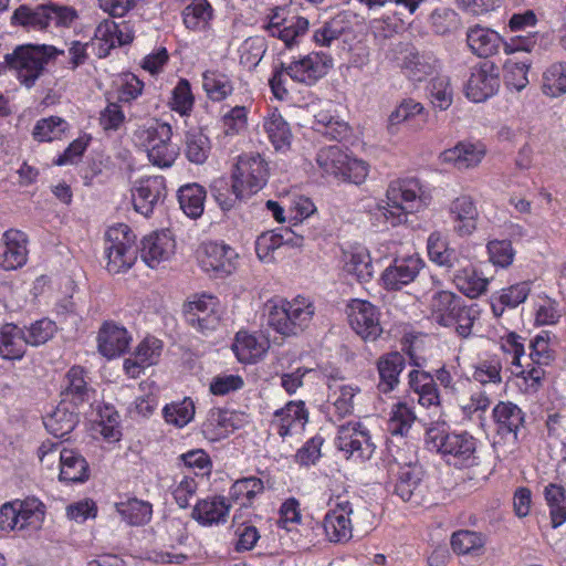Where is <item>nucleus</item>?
Segmentation results:
<instances>
[{
	"label": "nucleus",
	"mask_w": 566,
	"mask_h": 566,
	"mask_svg": "<svg viewBox=\"0 0 566 566\" xmlns=\"http://www.w3.org/2000/svg\"><path fill=\"white\" fill-rule=\"evenodd\" d=\"M53 45L25 44L4 55L6 64L15 72L18 80L27 87L34 85L48 62L63 54Z\"/></svg>",
	"instance_id": "nucleus-7"
},
{
	"label": "nucleus",
	"mask_w": 566,
	"mask_h": 566,
	"mask_svg": "<svg viewBox=\"0 0 566 566\" xmlns=\"http://www.w3.org/2000/svg\"><path fill=\"white\" fill-rule=\"evenodd\" d=\"M176 243L169 231L153 232L142 241V260L151 269L168 261L175 253Z\"/></svg>",
	"instance_id": "nucleus-20"
},
{
	"label": "nucleus",
	"mask_w": 566,
	"mask_h": 566,
	"mask_svg": "<svg viewBox=\"0 0 566 566\" xmlns=\"http://www.w3.org/2000/svg\"><path fill=\"white\" fill-rule=\"evenodd\" d=\"M116 510L130 525H144L150 521L153 514L151 504L136 497L117 503Z\"/></svg>",
	"instance_id": "nucleus-47"
},
{
	"label": "nucleus",
	"mask_w": 566,
	"mask_h": 566,
	"mask_svg": "<svg viewBox=\"0 0 566 566\" xmlns=\"http://www.w3.org/2000/svg\"><path fill=\"white\" fill-rule=\"evenodd\" d=\"M202 86L208 97L214 102L223 101L233 92L231 80L219 72L207 71L203 73Z\"/></svg>",
	"instance_id": "nucleus-51"
},
{
	"label": "nucleus",
	"mask_w": 566,
	"mask_h": 566,
	"mask_svg": "<svg viewBox=\"0 0 566 566\" xmlns=\"http://www.w3.org/2000/svg\"><path fill=\"white\" fill-rule=\"evenodd\" d=\"M405 366V356L398 352H391L379 357L377 361L379 391L384 394L392 391L399 384V375Z\"/></svg>",
	"instance_id": "nucleus-31"
},
{
	"label": "nucleus",
	"mask_w": 566,
	"mask_h": 566,
	"mask_svg": "<svg viewBox=\"0 0 566 566\" xmlns=\"http://www.w3.org/2000/svg\"><path fill=\"white\" fill-rule=\"evenodd\" d=\"M27 243L25 233L15 229L7 230L0 244V266L6 271L23 266L28 260Z\"/></svg>",
	"instance_id": "nucleus-19"
},
{
	"label": "nucleus",
	"mask_w": 566,
	"mask_h": 566,
	"mask_svg": "<svg viewBox=\"0 0 566 566\" xmlns=\"http://www.w3.org/2000/svg\"><path fill=\"white\" fill-rule=\"evenodd\" d=\"M409 387L418 395V401L423 407L438 406L440 396L433 377L422 370L409 373Z\"/></svg>",
	"instance_id": "nucleus-41"
},
{
	"label": "nucleus",
	"mask_w": 566,
	"mask_h": 566,
	"mask_svg": "<svg viewBox=\"0 0 566 566\" xmlns=\"http://www.w3.org/2000/svg\"><path fill=\"white\" fill-rule=\"evenodd\" d=\"M161 349V340L155 337L145 338L137 346L134 357L125 360L124 368L126 374L132 378H137L144 368L157 364Z\"/></svg>",
	"instance_id": "nucleus-28"
},
{
	"label": "nucleus",
	"mask_w": 566,
	"mask_h": 566,
	"mask_svg": "<svg viewBox=\"0 0 566 566\" xmlns=\"http://www.w3.org/2000/svg\"><path fill=\"white\" fill-rule=\"evenodd\" d=\"M66 129V122L60 117H49L39 120L33 129V136L39 142L60 139Z\"/></svg>",
	"instance_id": "nucleus-62"
},
{
	"label": "nucleus",
	"mask_w": 566,
	"mask_h": 566,
	"mask_svg": "<svg viewBox=\"0 0 566 566\" xmlns=\"http://www.w3.org/2000/svg\"><path fill=\"white\" fill-rule=\"evenodd\" d=\"M428 206L417 179H400L391 181L386 190V199L377 202L371 213L377 220L392 227L407 222L408 216Z\"/></svg>",
	"instance_id": "nucleus-1"
},
{
	"label": "nucleus",
	"mask_w": 566,
	"mask_h": 566,
	"mask_svg": "<svg viewBox=\"0 0 566 566\" xmlns=\"http://www.w3.org/2000/svg\"><path fill=\"white\" fill-rule=\"evenodd\" d=\"M430 23L438 34H447L458 29V13L446 7L437 8L430 15Z\"/></svg>",
	"instance_id": "nucleus-63"
},
{
	"label": "nucleus",
	"mask_w": 566,
	"mask_h": 566,
	"mask_svg": "<svg viewBox=\"0 0 566 566\" xmlns=\"http://www.w3.org/2000/svg\"><path fill=\"white\" fill-rule=\"evenodd\" d=\"M467 43L474 55L483 59L497 54L502 46L506 54L513 52L511 46L504 42L503 38L497 32L480 24L468 29Z\"/></svg>",
	"instance_id": "nucleus-16"
},
{
	"label": "nucleus",
	"mask_w": 566,
	"mask_h": 566,
	"mask_svg": "<svg viewBox=\"0 0 566 566\" xmlns=\"http://www.w3.org/2000/svg\"><path fill=\"white\" fill-rule=\"evenodd\" d=\"M336 446L348 457L356 454L360 459H369L376 449L369 430L360 422H347L340 426Z\"/></svg>",
	"instance_id": "nucleus-10"
},
{
	"label": "nucleus",
	"mask_w": 566,
	"mask_h": 566,
	"mask_svg": "<svg viewBox=\"0 0 566 566\" xmlns=\"http://www.w3.org/2000/svg\"><path fill=\"white\" fill-rule=\"evenodd\" d=\"M333 66V59L322 52H313L284 67L285 74L293 81L306 85L314 84L327 74Z\"/></svg>",
	"instance_id": "nucleus-11"
},
{
	"label": "nucleus",
	"mask_w": 566,
	"mask_h": 566,
	"mask_svg": "<svg viewBox=\"0 0 566 566\" xmlns=\"http://www.w3.org/2000/svg\"><path fill=\"white\" fill-rule=\"evenodd\" d=\"M136 237L127 224L118 223L105 233L106 269L109 273L129 270L137 260Z\"/></svg>",
	"instance_id": "nucleus-8"
},
{
	"label": "nucleus",
	"mask_w": 566,
	"mask_h": 566,
	"mask_svg": "<svg viewBox=\"0 0 566 566\" xmlns=\"http://www.w3.org/2000/svg\"><path fill=\"white\" fill-rule=\"evenodd\" d=\"M94 394L95 391L87 386L84 369L78 366L72 367L65 375L62 401L71 403L77 410H84L85 407L93 408Z\"/></svg>",
	"instance_id": "nucleus-18"
},
{
	"label": "nucleus",
	"mask_w": 566,
	"mask_h": 566,
	"mask_svg": "<svg viewBox=\"0 0 566 566\" xmlns=\"http://www.w3.org/2000/svg\"><path fill=\"white\" fill-rule=\"evenodd\" d=\"M422 266L423 262L417 255L395 260L381 275L384 286L387 290H400L417 277Z\"/></svg>",
	"instance_id": "nucleus-21"
},
{
	"label": "nucleus",
	"mask_w": 566,
	"mask_h": 566,
	"mask_svg": "<svg viewBox=\"0 0 566 566\" xmlns=\"http://www.w3.org/2000/svg\"><path fill=\"white\" fill-rule=\"evenodd\" d=\"M455 286L465 296L476 298L488 291L489 279L483 277L472 266H459L453 275Z\"/></svg>",
	"instance_id": "nucleus-42"
},
{
	"label": "nucleus",
	"mask_w": 566,
	"mask_h": 566,
	"mask_svg": "<svg viewBox=\"0 0 566 566\" xmlns=\"http://www.w3.org/2000/svg\"><path fill=\"white\" fill-rule=\"evenodd\" d=\"M95 38L103 41L111 49L130 43L134 35L126 22L116 23L106 20L96 28Z\"/></svg>",
	"instance_id": "nucleus-44"
},
{
	"label": "nucleus",
	"mask_w": 566,
	"mask_h": 566,
	"mask_svg": "<svg viewBox=\"0 0 566 566\" xmlns=\"http://www.w3.org/2000/svg\"><path fill=\"white\" fill-rule=\"evenodd\" d=\"M313 129L329 140H339L347 136L349 128L347 123L339 120L329 113L319 112L315 115Z\"/></svg>",
	"instance_id": "nucleus-49"
},
{
	"label": "nucleus",
	"mask_w": 566,
	"mask_h": 566,
	"mask_svg": "<svg viewBox=\"0 0 566 566\" xmlns=\"http://www.w3.org/2000/svg\"><path fill=\"white\" fill-rule=\"evenodd\" d=\"M347 273L356 276L360 283L368 282L374 275V266L368 252L360 251L350 254L349 260L345 264Z\"/></svg>",
	"instance_id": "nucleus-61"
},
{
	"label": "nucleus",
	"mask_w": 566,
	"mask_h": 566,
	"mask_svg": "<svg viewBox=\"0 0 566 566\" xmlns=\"http://www.w3.org/2000/svg\"><path fill=\"white\" fill-rule=\"evenodd\" d=\"M493 418L500 434H513L523 427L525 416L522 409L513 402L501 401L493 409Z\"/></svg>",
	"instance_id": "nucleus-37"
},
{
	"label": "nucleus",
	"mask_w": 566,
	"mask_h": 566,
	"mask_svg": "<svg viewBox=\"0 0 566 566\" xmlns=\"http://www.w3.org/2000/svg\"><path fill=\"white\" fill-rule=\"evenodd\" d=\"M268 176V164L260 154H244L239 157L232 175L231 196L223 198L219 192L216 198L223 210H229L238 200L261 190Z\"/></svg>",
	"instance_id": "nucleus-4"
},
{
	"label": "nucleus",
	"mask_w": 566,
	"mask_h": 566,
	"mask_svg": "<svg viewBox=\"0 0 566 566\" xmlns=\"http://www.w3.org/2000/svg\"><path fill=\"white\" fill-rule=\"evenodd\" d=\"M427 443L450 465L469 468L478 464L476 439L468 432L427 431Z\"/></svg>",
	"instance_id": "nucleus-6"
},
{
	"label": "nucleus",
	"mask_w": 566,
	"mask_h": 566,
	"mask_svg": "<svg viewBox=\"0 0 566 566\" xmlns=\"http://www.w3.org/2000/svg\"><path fill=\"white\" fill-rule=\"evenodd\" d=\"M450 214L454 222V231L460 237L470 235L476 229L478 208L470 196H460L450 205Z\"/></svg>",
	"instance_id": "nucleus-29"
},
{
	"label": "nucleus",
	"mask_w": 566,
	"mask_h": 566,
	"mask_svg": "<svg viewBox=\"0 0 566 566\" xmlns=\"http://www.w3.org/2000/svg\"><path fill=\"white\" fill-rule=\"evenodd\" d=\"M205 199L206 191L198 184L185 185L178 191L180 208L191 219H197L202 214Z\"/></svg>",
	"instance_id": "nucleus-46"
},
{
	"label": "nucleus",
	"mask_w": 566,
	"mask_h": 566,
	"mask_svg": "<svg viewBox=\"0 0 566 566\" xmlns=\"http://www.w3.org/2000/svg\"><path fill=\"white\" fill-rule=\"evenodd\" d=\"M308 25V20L303 17L281 18L275 12L271 17L266 30L271 36L282 40L287 48H291L297 43L300 36L306 33Z\"/></svg>",
	"instance_id": "nucleus-24"
},
{
	"label": "nucleus",
	"mask_w": 566,
	"mask_h": 566,
	"mask_svg": "<svg viewBox=\"0 0 566 566\" xmlns=\"http://www.w3.org/2000/svg\"><path fill=\"white\" fill-rule=\"evenodd\" d=\"M542 90L551 97L566 93V62H555L544 71Z\"/></svg>",
	"instance_id": "nucleus-48"
},
{
	"label": "nucleus",
	"mask_w": 566,
	"mask_h": 566,
	"mask_svg": "<svg viewBox=\"0 0 566 566\" xmlns=\"http://www.w3.org/2000/svg\"><path fill=\"white\" fill-rule=\"evenodd\" d=\"M485 156L482 144L460 142L454 147L446 149L439 156L444 164H451L459 170L476 167Z\"/></svg>",
	"instance_id": "nucleus-26"
},
{
	"label": "nucleus",
	"mask_w": 566,
	"mask_h": 566,
	"mask_svg": "<svg viewBox=\"0 0 566 566\" xmlns=\"http://www.w3.org/2000/svg\"><path fill=\"white\" fill-rule=\"evenodd\" d=\"M198 261L205 272H212L217 277L231 274L235 269V251L226 244L205 242L197 251Z\"/></svg>",
	"instance_id": "nucleus-9"
},
{
	"label": "nucleus",
	"mask_w": 566,
	"mask_h": 566,
	"mask_svg": "<svg viewBox=\"0 0 566 566\" xmlns=\"http://www.w3.org/2000/svg\"><path fill=\"white\" fill-rule=\"evenodd\" d=\"M545 500L551 510V518L554 527L566 521V496L563 486L549 483L544 490Z\"/></svg>",
	"instance_id": "nucleus-52"
},
{
	"label": "nucleus",
	"mask_w": 566,
	"mask_h": 566,
	"mask_svg": "<svg viewBox=\"0 0 566 566\" xmlns=\"http://www.w3.org/2000/svg\"><path fill=\"white\" fill-rule=\"evenodd\" d=\"M463 301L450 291H436L429 301L430 318L443 327L454 325L455 314L461 311Z\"/></svg>",
	"instance_id": "nucleus-22"
},
{
	"label": "nucleus",
	"mask_w": 566,
	"mask_h": 566,
	"mask_svg": "<svg viewBox=\"0 0 566 566\" xmlns=\"http://www.w3.org/2000/svg\"><path fill=\"white\" fill-rule=\"evenodd\" d=\"M352 514L353 505L349 501L337 502L335 507L326 513L323 527L329 542L345 543L352 538Z\"/></svg>",
	"instance_id": "nucleus-17"
},
{
	"label": "nucleus",
	"mask_w": 566,
	"mask_h": 566,
	"mask_svg": "<svg viewBox=\"0 0 566 566\" xmlns=\"http://www.w3.org/2000/svg\"><path fill=\"white\" fill-rule=\"evenodd\" d=\"M263 129L276 151H286L291 147L292 132L287 122L277 112L271 111L263 119Z\"/></svg>",
	"instance_id": "nucleus-35"
},
{
	"label": "nucleus",
	"mask_w": 566,
	"mask_h": 566,
	"mask_svg": "<svg viewBox=\"0 0 566 566\" xmlns=\"http://www.w3.org/2000/svg\"><path fill=\"white\" fill-rule=\"evenodd\" d=\"M29 345L23 329L14 324H6L0 331V356L3 359H21Z\"/></svg>",
	"instance_id": "nucleus-38"
},
{
	"label": "nucleus",
	"mask_w": 566,
	"mask_h": 566,
	"mask_svg": "<svg viewBox=\"0 0 566 566\" xmlns=\"http://www.w3.org/2000/svg\"><path fill=\"white\" fill-rule=\"evenodd\" d=\"M70 405L61 400L57 407L44 418L46 430L55 438H64L71 433L78 421L77 416L82 410H77L74 406L70 409Z\"/></svg>",
	"instance_id": "nucleus-32"
},
{
	"label": "nucleus",
	"mask_w": 566,
	"mask_h": 566,
	"mask_svg": "<svg viewBox=\"0 0 566 566\" xmlns=\"http://www.w3.org/2000/svg\"><path fill=\"white\" fill-rule=\"evenodd\" d=\"M217 303L212 295H201L188 302L184 308L187 322L201 332L214 328L219 321L214 315Z\"/></svg>",
	"instance_id": "nucleus-23"
},
{
	"label": "nucleus",
	"mask_w": 566,
	"mask_h": 566,
	"mask_svg": "<svg viewBox=\"0 0 566 566\" xmlns=\"http://www.w3.org/2000/svg\"><path fill=\"white\" fill-rule=\"evenodd\" d=\"M166 181L161 176H150L137 181L133 191V205L137 212L149 217L166 197Z\"/></svg>",
	"instance_id": "nucleus-14"
},
{
	"label": "nucleus",
	"mask_w": 566,
	"mask_h": 566,
	"mask_svg": "<svg viewBox=\"0 0 566 566\" xmlns=\"http://www.w3.org/2000/svg\"><path fill=\"white\" fill-rule=\"evenodd\" d=\"M500 86L497 67L491 61L473 67L465 85V94L474 103L484 102L495 94Z\"/></svg>",
	"instance_id": "nucleus-12"
},
{
	"label": "nucleus",
	"mask_w": 566,
	"mask_h": 566,
	"mask_svg": "<svg viewBox=\"0 0 566 566\" xmlns=\"http://www.w3.org/2000/svg\"><path fill=\"white\" fill-rule=\"evenodd\" d=\"M328 401L339 417L350 415L354 410V398L359 392L358 387L345 381L344 378L333 377L327 382Z\"/></svg>",
	"instance_id": "nucleus-34"
},
{
	"label": "nucleus",
	"mask_w": 566,
	"mask_h": 566,
	"mask_svg": "<svg viewBox=\"0 0 566 566\" xmlns=\"http://www.w3.org/2000/svg\"><path fill=\"white\" fill-rule=\"evenodd\" d=\"M346 30V23L342 17H335L317 28L313 33V41L321 46H331Z\"/></svg>",
	"instance_id": "nucleus-59"
},
{
	"label": "nucleus",
	"mask_w": 566,
	"mask_h": 566,
	"mask_svg": "<svg viewBox=\"0 0 566 566\" xmlns=\"http://www.w3.org/2000/svg\"><path fill=\"white\" fill-rule=\"evenodd\" d=\"M97 340L99 353L107 358H114L126 352L130 337L124 327L105 323L98 332Z\"/></svg>",
	"instance_id": "nucleus-30"
},
{
	"label": "nucleus",
	"mask_w": 566,
	"mask_h": 566,
	"mask_svg": "<svg viewBox=\"0 0 566 566\" xmlns=\"http://www.w3.org/2000/svg\"><path fill=\"white\" fill-rule=\"evenodd\" d=\"M230 504L223 496H213L199 501L192 511V517L200 524L211 525L226 522Z\"/></svg>",
	"instance_id": "nucleus-39"
},
{
	"label": "nucleus",
	"mask_w": 566,
	"mask_h": 566,
	"mask_svg": "<svg viewBox=\"0 0 566 566\" xmlns=\"http://www.w3.org/2000/svg\"><path fill=\"white\" fill-rule=\"evenodd\" d=\"M265 311L270 327L283 336H295L312 323L315 305L310 298L298 295L291 301L270 300Z\"/></svg>",
	"instance_id": "nucleus-3"
},
{
	"label": "nucleus",
	"mask_w": 566,
	"mask_h": 566,
	"mask_svg": "<svg viewBox=\"0 0 566 566\" xmlns=\"http://www.w3.org/2000/svg\"><path fill=\"white\" fill-rule=\"evenodd\" d=\"M438 67V60L432 52L407 50L402 56L401 70L405 75L415 82H421L431 75Z\"/></svg>",
	"instance_id": "nucleus-27"
},
{
	"label": "nucleus",
	"mask_w": 566,
	"mask_h": 566,
	"mask_svg": "<svg viewBox=\"0 0 566 566\" xmlns=\"http://www.w3.org/2000/svg\"><path fill=\"white\" fill-rule=\"evenodd\" d=\"M235 418L237 416L232 411L220 408L211 409L201 426L203 436L210 441L224 439L238 428Z\"/></svg>",
	"instance_id": "nucleus-33"
},
{
	"label": "nucleus",
	"mask_w": 566,
	"mask_h": 566,
	"mask_svg": "<svg viewBox=\"0 0 566 566\" xmlns=\"http://www.w3.org/2000/svg\"><path fill=\"white\" fill-rule=\"evenodd\" d=\"M163 416L167 423L182 428L193 419L195 405L190 398H185L179 402H171L165 406Z\"/></svg>",
	"instance_id": "nucleus-56"
},
{
	"label": "nucleus",
	"mask_w": 566,
	"mask_h": 566,
	"mask_svg": "<svg viewBox=\"0 0 566 566\" xmlns=\"http://www.w3.org/2000/svg\"><path fill=\"white\" fill-rule=\"evenodd\" d=\"M308 421V411L303 400L289 401L273 413L271 426L281 438L291 437L303 431Z\"/></svg>",
	"instance_id": "nucleus-15"
},
{
	"label": "nucleus",
	"mask_w": 566,
	"mask_h": 566,
	"mask_svg": "<svg viewBox=\"0 0 566 566\" xmlns=\"http://www.w3.org/2000/svg\"><path fill=\"white\" fill-rule=\"evenodd\" d=\"M347 157L338 146H329L318 151L316 161L324 174L339 178Z\"/></svg>",
	"instance_id": "nucleus-54"
},
{
	"label": "nucleus",
	"mask_w": 566,
	"mask_h": 566,
	"mask_svg": "<svg viewBox=\"0 0 566 566\" xmlns=\"http://www.w3.org/2000/svg\"><path fill=\"white\" fill-rule=\"evenodd\" d=\"M134 136L138 144L146 149L149 158L157 147L171 140L172 128L167 123L154 120L147 125L139 126L135 130Z\"/></svg>",
	"instance_id": "nucleus-36"
},
{
	"label": "nucleus",
	"mask_w": 566,
	"mask_h": 566,
	"mask_svg": "<svg viewBox=\"0 0 566 566\" xmlns=\"http://www.w3.org/2000/svg\"><path fill=\"white\" fill-rule=\"evenodd\" d=\"M184 23L188 29L196 30L212 17V8L207 0H192L184 11Z\"/></svg>",
	"instance_id": "nucleus-58"
},
{
	"label": "nucleus",
	"mask_w": 566,
	"mask_h": 566,
	"mask_svg": "<svg viewBox=\"0 0 566 566\" xmlns=\"http://www.w3.org/2000/svg\"><path fill=\"white\" fill-rule=\"evenodd\" d=\"M486 537L482 533L469 530L454 532L451 537V546L459 555L481 556L485 552Z\"/></svg>",
	"instance_id": "nucleus-45"
},
{
	"label": "nucleus",
	"mask_w": 566,
	"mask_h": 566,
	"mask_svg": "<svg viewBox=\"0 0 566 566\" xmlns=\"http://www.w3.org/2000/svg\"><path fill=\"white\" fill-rule=\"evenodd\" d=\"M210 151L209 138L201 130H190L186 135L185 154L189 161L201 165Z\"/></svg>",
	"instance_id": "nucleus-55"
},
{
	"label": "nucleus",
	"mask_w": 566,
	"mask_h": 566,
	"mask_svg": "<svg viewBox=\"0 0 566 566\" xmlns=\"http://www.w3.org/2000/svg\"><path fill=\"white\" fill-rule=\"evenodd\" d=\"M77 18L75 9L53 2L30 7L22 4L11 17L13 25L22 27L27 31H49L69 28Z\"/></svg>",
	"instance_id": "nucleus-5"
},
{
	"label": "nucleus",
	"mask_w": 566,
	"mask_h": 566,
	"mask_svg": "<svg viewBox=\"0 0 566 566\" xmlns=\"http://www.w3.org/2000/svg\"><path fill=\"white\" fill-rule=\"evenodd\" d=\"M415 420L416 416L411 408L405 402H398L392 406L387 430L391 436H407Z\"/></svg>",
	"instance_id": "nucleus-53"
},
{
	"label": "nucleus",
	"mask_w": 566,
	"mask_h": 566,
	"mask_svg": "<svg viewBox=\"0 0 566 566\" xmlns=\"http://www.w3.org/2000/svg\"><path fill=\"white\" fill-rule=\"evenodd\" d=\"M422 479L423 470L421 465H413L398 470L394 490L395 494H397L403 502L420 504L424 494Z\"/></svg>",
	"instance_id": "nucleus-25"
},
{
	"label": "nucleus",
	"mask_w": 566,
	"mask_h": 566,
	"mask_svg": "<svg viewBox=\"0 0 566 566\" xmlns=\"http://www.w3.org/2000/svg\"><path fill=\"white\" fill-rule=\"evenodd\" d=\"M269 342L247 332H239L232 346L238 359L242 363H254L269 349Z\"/></svg>",
	"instance_id": "nucleus-40"
},
{
	"label": "nucleus",
	"mask_w": 566,
	"mask_h": 566,
	"mask_svg": "<svg viewBox=\"0 0 566 566\" xmlns=\"http://www.w3.org/2000/svg\"><path fill=\"white\" fill-rule=\"evenodd\" d=\"M488 253L490 261L500 268H507L512 264L515 251L511 241L493 240L488 243Z\"/></svg>",
	"instance_id": "nucleus-64"
},
{
	"label": "nucleus",
	"mask_w": 566,
	"mask_h": 566,
	"mask_svg": "<svg viewBox=\"0 0 566 566\" xmlns=\"http://www.w3.org/2000/svg\"><path fill=\"white\" fill-rule=\"evenodd\" d=\"M424 107L421 103L412 99H403L388 116L387 130L390 135H396L399 132V126L402 123L409 122L417 115H421Z\"/></svg>",
	"instance_id": "nucleus-50"
},
{
	"label": "nucleus",
	"mask_w": 566,
	"mask_h": 566,
	"mask_svg": "<svg viewBox=\"0 0 566 566\" xmlns=\"http://www.w3.org/2000/svg\"><path fill=\"white\" fill-rule=\"evenodd\" d=\"M266 51L265 41L261 36L248 38L239 48L240 64L249 70L254 69Z\"/></svg>",
	"instance_id": "nucleus-57"
},
{
	"label": "nucleus",
	"mask_w": 566,
	"mask_h": 566,
	"mask_svg": "<svg viewBox=\"0 0 566 566\" xmlns=\"http://www.w3.org/2000/svg\"><path fill=\"white\" fill-rule=\"evenodd\" d=\"M60 479L67 482H83L88 479V464L76 451L63 449L60 452Z\"/></svg>",
	"instance_id": "nucleus-43"
},
{
	"label": "nucleus",
	"mask_w": 566,
	"mask_h": 566,
	"mask_svg": "<svg viewBox=\"0 0 566 566\" xmlns=\"http://www.w3.org/2000/svg\"><path fill=\"white\" fill-rule=\"evenodd\" d=\"M502 348L512 355L513 373L516 376L539 384L545 376L544 367L554 359V350L549 346L548 336L537 335L530 342V354L525 355V345L521 336L510 333Z\"/></svg>",
	"instance_id": "nucleus-2"
},
{
	"label": "nucleus",
	"mask_w": 566,
	"mask_h": 566,
	"mask_svg": "<svg viewBox=\"0 0 566 566\" xmlns=\"http://www.w3.org/2000/svg\"><path fill=\"white\" fill-rule=\"evenodd\" d=\"M349 323L353 329L365 340H376L382 333L379 312L367 301L354 300L349 304Z\"/></svg>",
	"instance_id": "nucleus-13"
},
{
	"label": "nucleus",
	"mask_w": 566,
	"mask_h": 566,
	"mask_svg": "<svg viewBox=\"0 0 566 566\" xmlns=\"http://www.w3.org/2000/svg\"><path fill=\"white\" fill-rule=\"evenodd\" d=\"M429 94L431 103L440 111L450 107L453 101V91L450 85V80L447 76L434 77L429 85Z\"/></svg>",
	"instance_id": "nucleus-60"
}]
</instances>
